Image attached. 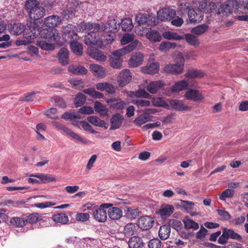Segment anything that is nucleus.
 Masks as SVG:
<instances>
[{
  "label": "nucleus",
  "instance_id": "34",
  "mask_svg": "<svg viewBox=\"0 0 248 248\" xmlns=\"http://www.w3.org/2000/svg\"><path fill=\"white\" fill-rule=\"evenodd\" d=\"M129 248H142L143 242L142 239L138 236L132 237L128 241Z\"/></svg>",
  "mask_w": 248,
  "mask_h": 248
},
{
  "label": "nucleus",
  "instance_id": "23",
  "mask_svg": "<svg viewBox=\"0 0 248 248\" xmlns=\"http://www.w3.org/2000/svg\"><path fill=\"white\" fill-rule=\"evenodd\" d=\"M170 104L171 108L176 111L187 110L189 109V107L185 105L181 100H171L170 101Z\"/></svg>",
  "mask_w": 248,
  "mask_h": 248
},
{
  "label": "nucleus",
  "instance_id": "51",
  "mask_svg": "<svg viewBox=\"0 0 248 248\" xmlns=\"http://www.w3.org/2000/svg\"><path fill=\"white\" fill-rule=\"evenodd\" d=\"M83 93L95 98H101L103 97L102 93L95 91L93 88H88L83 90Z\"/></svg>",
  "mask_w": 248,
  "mask_h": 248
},
{
  "label": "nucleus",
  "instance_id": "35",
  "mask_svg": "<svg viewBox=\"0 0 248 248\" xmlns=\"http://www.w3.org/2000/svg\"><path fill=\"white\" fill-rule=\"evenodd\" d=\"M68 70L75 75H85L87 73V70L81 65H70L68 67Z\"/></svg>",
  "mask_w": 248,
  "mask_h": 248
},
{
  "label": "nucleus",
  "instance_id": "7",
  "mask_svg": "<svg viewBox=\"0 0 248 248\" xmlns=\"http://www.w3.org/2000/svg\"><path fill=\"white\" fill-rule=\"evenodd\" d=\"M185 59L183 57L180 59L179 62L175 64L166 65L164 68V72L172 74H178L183 72L184 66Z\"/></svg>",
  "mask_w": 248,
  "mask_h": 248
},
{
  "label": "nucleus",
  "instance_id": "60",
  "mask_svg": "<svg viewBox=\"0 0 248 248\" xmlns=\"http://www.w3.org/2000/svg\"><path fill=\"white\" fill-rule=\"evenodd\" d=\"M90 218V215L88 213H78L76 215V219L81 222H85Z\"/></svg>",
  "mask_w": 248,
  "mask_h": 248
},
{
  "label": "nucleus",
  "instance_id": "49",
  "mask_svg": "<svg viewBox=\"0 0 248 248\" xmlns=\"http://www.w3.org/2000/svg\"><path fill=\"white\" fill-rule=\"evenodd\" d=\"M122 59L119 57L110 56L109 58L110 65L114 69H120L122 65Z\"/></svg>",
  "mask_w": 248,
  "mask_h": 248
},
{
  "label": "nucleus",
  "instance_id": "30",
  "mask_svg": "<svg viewBox=\"0 0 248 248\" xmlns=\"http://www.w3.org/2000/svg\"><path fill=\"white\" fill-rule=\"evenodd\" d=\"M90 68L92 73L98 77H104L106 75L104 68L98 64H91Z\"/></svg>",
  "mask_w": 248,
  "mask_h": 248
},
{
  "label": "nucleus",
  "instance_id": "55",
  "mask_svg": "<svg viewBox=\"0 0 248 248\" xmlns=\"http://www.w3.org/2000/svg\"><path fill=\"white\" fill-rule=\"evenodd\" d=\"M132 103L139 108L144 107H149L151 105V102L150 101L141 99L133 100Z\"/></svg>",
  "mask_w": 248,
  "mask_h": 248
},
{
  "label": "nucleus",
  "instance_id": "44",
  "mask_svg": "<svg viewBox=\"0 0 248 248\" xmlns=\"http://www.w3.org/2000/svg\"><path fill=\"white\" fill-rule=\"evenodd\" d=\"M121 27L123 31H131L134 27L132 19L130 18H125L122 20Z\"/></svg>",
  "mask_w": 248,
  "mask_h": 248
},
{
  "label": "nucleus",
  "instance_id": "10",
  "mask_svg": "<svg viewBox=\"0 0 248 248\" xmlns=\"http://www.w3.org/2000/svg\"><path fill=\"white\" fill-rule=\"evenodd\" d=\"M139 42L138 40L134 41L124 47L113 51L111 56L121 58L123 55L134 50L138 46Z\"/></svg>",
  "mask_w": 248,
  "mask_h": 248
},
{
  "label": "nucleus",
  "instance_id": "22",
  "mask_svg": "<svg viewBox=\"0 0 248 248\" xmlns=\"http://www.w3.org/2000/svg\"><path fill=\"white\" fill-rule=\"evenodd\" d=\"M8 28L10 32L16 35L21 34L25 30V26L20 23L10 24Z\"/></svg>",
  "mask_w": 248,
  "mask_h": 248
},
{
  "label": "nucleus",
  "instance_id": "36",
  "mask_svg": "<svg viewBox=\"0 0 248 248\" xmlns=\"http://www.w3.org/2000/svg\"><path fill=\"white\" fill-rule=\"evenodd\" d=\"M52 219L54 222L62 224H66L69 221L68 216L64 213L54 215L52 217Z\"/></svg>",
  "mask_w": 248,
  "mask_h": 248
},
{
  "label": "nucleus",
  "instance_id": "12",
  "mask_svg": "<svg viewBox=\"0 0 248 248\" xmlns=\"http://www.w3.org/2000/svg\"><path fill=\"white\" fill-rule=\"evenodd\" d=\"M155 223L154 219L150 216H143L138 220L139 227L143 230H148L151 228Z\"/></svg>",
  "mask_w": 248,
  "mask_h": 248
},
{
  "label": "nucleus",
  "instance_id": "53",
  "mask_svg": "<svg viewBox=\"0 0 248 248\" xmlns=\"http://www.w3.org/2000/svg\"><path fill=\"white\" fill-rule=\"evenodd\" d=\"M36 45L44 50H51L54 48V46L51 43L46 42V40L38 41Z\"/></svg>",
  "mask_w": 248,
  "mask_h": 248
},
{
  "label": "nucleus",
  "instance_id": "37",
  "mask_svg": "<svg viewBox=\"0 0 248 248\" xmlns=\"http://www.w3.org/2000/svg\"><path fill=\"white\" fill-rule=\"evenodd\" d=\"M70 45L71 49L76 55L81 56L82 54V46L80 43L74 40L70 42Z\"/></svg>",
  "mask_w": 248,
  "mask_h": 248
},
{
  "label": "nucleus",
  "instance_id": "42",
  "mask_svg": "<svg viewBox=\"0 0 248 248\" xmlns=\"http://www.w3.org/2000/svg\"><path fill=\"white\" fill-rule=\"evenodd\" d=\"M10 223L16 227H22L26 226L25 219L19 217H12L10 219Z\"/></svg>",
  "mask_w": 248,
  "mask_h": 248
},
{
  "label": "nucleus",
  "instance_id": "20",
  "mask_svg": "<svg viewBox=\"0 0 248 248\" xmlns=\"http://www.w3.org/2000/svg\"><path fill=\"white\" fill-rule=\"evenodd\" d=\"M143 60V55L139 53L133 54L129 60L128 63L132 67H136L142 64Z\"/></svg>",
  "mask_w": 248,
  "mask_h": 248
},
{
  "label": "nucleus",
  "instance_id": "14",
  "mask_svg": "<svg viewBox=\"0 0 248 248\" xmlns=\"http://www.w3.org/2000/svg\"><path fill=\"white\" fill-rule=\"evenodd\" d=\"M185 97L190 100L194 102L201 101L204 99L203 95L198 90L195 89H189L187 90L185 94Z\"/></svg>",
  "mask_w": 248,
  "mask_h": 248
},
{
  "label": "nucleus",
  "instance_id": "2",
  "mask_svg": "<svg viewBox=\"0 0 248 248\" xmlns=\"http://www.w3.org/2000/svg\"><path fill=\"white\" fill-rule=\"evenodd\" d=\"M194 8H191L190 3L181 4L180 10L182 14L187 12L190 23H198L203 19V14L214 12L215 4L213 2L207 3L206 0H196L194 3Z\"/></svg>",
  "mask_w": 248,
  "mask_h": 248
},
{
  "label": "nucleus",
  "instance_id": "18",
  "mask_svg": "<svg viewBox=\"0 0 248 248\" xmlns=\"http://www.w3.org/2000/svg\"><path fill=\"white\" fill-rule=\"evenodd\" d=\"M233 10L232 5L231 4H224L220 5L216 13L221 17L228 16L230 15Z\"/></svg>",
  "mask_w": 248,
  "mask_h": 248
},
{
  "label": "nucleus",
  "instance_id": "57",
  "mask_svg": "<svg viewBox=\"0 0 248 248\" xmlns=\"http://www.w3.org/2000/svg\"><path fill=\"white\" fill-rule=\"evenodd\" d=\"M62 118L64 120L73 121L76 119H80L81 117L80 115L76 114L74 112L69 113L67 112L62 115Z\"/></svg>",
  "mask_w": 248,
  "mask_h": 248
},
{
  "label": "nucleus",
  "instance_id": "46",
  "mask_svg": "<svg viewBox=\"0 0 248 248\" xmlns=\"http://www.w3.org/2000/svg\"><path fill=\"white\" fill-rule=\"evenodd\" d=\"M176 46L177 45L175 43L164 41L160 44L159 49L161 52H166L170 49L175 48Z\"/></svg>",
  "mask_w": 248,
  "mask_h": 248
},
{
  "label": "nucleus",
  "instance_id": "24",
  "mask_svg": "<svg viewBox=\"0 0 248 248\" xmlns=\"http://www.w3.org/2000/svg\"><path fill=\"white\" fill-rule=\"evenodd\" d=\"M26 224L28 226V228L33 229V226L35 225L37 222L41 220L37 214H31L26 217Z\"/></svg>",
  "mask_w": 248,
  "mask_h": 248
},
{
  "label": "nucleus",
  "instance_id": "9",
  "mask_svg": "<svg viewBox=\"0 0 248 248\" xmlns=\"http://www.w3.org/2000/svg\"><path fill=\"white\" fill-rule=\"evenodd\" d=\"M146 112L139 115L133 121V123L138 126H140L141 125L151 121L153 118V116L150 115L147 111L150 113L154 114L155 112L154 109L149 108L146 109Z\"/></svg>",
  "mask_w": 248,
  "mask_h": 248
},
{
  "label": "nucleus",
  "instance_id": "17",
  "mask_svg": "<svg viewBox=\"0 0 248 248\" xmlns=\"http://www.w3.org/2000/svg\"><path fill=\"white\" fill-rule=\"evenodd\" d=\"M61 22V17L57 15H51L44 20V24L49 28H54Z\"/></svg>",
  "mask_w": 248,
  "mask_h": 248
},
{
  "label": "nucleus",
  "instance_id": "41",
  "mask_svg": "<svg viewBox=\"0 0 248 248\" xmlns=\"http://www.w3.org/2000/svg\"><path fill=\"white\" fill-rule=\"evenodd\" d=\"M162 36L164 38L168 40H181L184 38L183 36L180 35L177 33L170 31L164 32Z\"/></svg>",
  "mask_w": 248,
  "mask_h": 248
},
{
  "label": "nucleus",
  "instance_id": "15",
  "mask_svg": "<svg viewBox=\"0 0 248 248\" xmlns=\"http://www.w3.org/2000/svg\"><path fill=\"white\" fill-rule=\"evenodd\" d=\"M136 21L139 25L146 24L148 26L155 25V20H153L151 17L146 14L140 13L136 16Z\"/></svg>",
  "mask_w": 248,
  "mask_h": 248
},
{
  "label": "nucleus",
  "instance_id": "48",
  "mask_svg": "<svg viewBox=\"0 0 248 248\" xmlns=\"http://www.w3.org/2000/svg\"><path fill=\"white\" fill-rule=\"evenodd\" d=\"M136 231V226L133 223H128L125 225L124 229V233L125 236L134 235Z\"/></svg>",
  "mask_w": 248,
  "mask_h": 248
},
{
  "label": "nucleus",
  "instance_id": "6",
  "mask_svg": "<svg viewBox=\"0 0 248 248\" xmlns=\"http://www.w3.org/2000/svg\"><path fill=\"white\" fill-rule=\"evenodd\" d=\"M111 205L109 203H103L98 206L93 213V218L98 222H105L107 219V209Z\"/></svg>",
  "mask_w": 248,
  "mask_h": 248
},
{
  "label": "nucleus",
  "instance_id": "13",
  "mask_svg": "<svg viewBox=\"0 0 248 248\" xmlns=\"http://www.w3.org/2000/svg\"><path fill=\"white\" fill-rule=\"evenodd\" d=\"M74 28V26L70 24L63 27V36L66 41L71 42L77 39L78 34Z\"/></svg>",
  "mask_w": 248,
  "mask_h": 248
},
{
  "label": "nucleus",
  "instance_id": "64",
  "mask_svg": "<svg viewBox=\"0 0 248 248\" xmlns=\"http://www.w3.org/2000/svg\"><path fill=\"white\" fill-rule=\"evenodd\" d=\"M194 205V203L192 202L182 201V206L187 212L192 210Z\"/></svg>",
  "mask_w": 248,
  "mask_h": 248
},
{
  "label": "nucleus",
  "instance_id": "40",
  "mask_svg": "<svg viewBox=\"0 0 248 248\" xmlns=\"http://www.w3.org/2000/svg\"><path fill=\"white\" fill-rule=\"evenodd\" d=\"M146 37L152 42H158L161 39L159 33L155 30H150L146 33Z\"/></svg>",
  "mask_w": 248,
  "mask_h": 248
},
{
  "label": "nucleus",
  "instance_id": "5",
  "mask_svg": "<svg viewBox=\"0 0 248 248\" xmlns=\"http://www.w3.org/2000/svg\"><path fill=\"white\" fill-rule=\"evenodd\" d=\"M30 177L28 182L31 184L47 183L56 180L55 178L53 177L52 175L42 173L31 174L30 175Z\"/></svg>",
  "mask_w": 248,
  "mask_h": 248
},
{
  "label": "nucleus",
  "instance_id": "33",
  "mask_svg": "<svg viewBox=\"0 0 248 248\" xmlns=\"http://www.w3.org/2000/svg\"><path fill=\"white\" fill-rule=\"evenodd\" d=\"M170 233V225H162L159 229L158 235L160 238L162 240H166L168 239Z\"/></svg>",
  "mask_w": 248,
  "mask_h": 248
},
{
  "label": "nucleus",
  "instance_id": "52",
  "mask_svg": "<svg viewBox=\"0 0 248 248\" xmlns=\"http://www.w3.org/2000/svg\"><path fill=\"white\" fill-rule=\"evenodd\" d=\"M86 100V97L84 94L80 93H78L74 100V104L76 107L78 108L84 104Z\"/></svg>",
  "mask_w": 248,
  "mask_h": 248
},
{
  "label": "nucleus",
  "instance_id": "54",
  "mask_svg": "<svg viewBox=\"0 0 248 248\" xmlns=\"http://www.w3.org/2000/svg\"><path fill=\"white\" fill-rule=\"evenodd\" d=\"M135 35L133 33H124L121 38V42L122 45H126L137 40L134 39Z\"/></svg>",
  "mask_w": 248,
  "mask_h": 248
},
{
  "label": "nucleus",
  "instance_id": "4",
  "mask_svg": "<svg viewBox=\"0 0 248 248\" xmlns=\"http://www.w3.org/2000/svg\"><path fill=\"white\" fill-rule=\"evenodd\" d=\"M25 7L27 9L29 17L34 20L42 18L45 15L46 10L40 6L36 0H30L26 2Z\"/></svg>",
  "mask_w": 248,
  "mask_h": 248
},
{
  "label": "nucleus",
  "instance_id": "39",
  "mask_svg": "<svg viewBox=\"0 0 248 248\" xmlns=\"http://www.w3.org/2000/svg\"><path fill=\"white\" fill-rule=\"evenodd\" d=\"M125 216L129 219H133L139 216L140 212L137 208L127 207L124 211Z\"/></svg>",
  "mask_w": 248,
  "mask_h": 248
},
{
  "label": "nucleus",
  "instance_id": "50",
  "mask_svg": "<svg viewBox=\"0 0 248 248\" xmlns=\"http://www.w3.org/2000/svg\"><path fill=\"white\" fill-rule=\"evenodd\" d=\"M234 194V190L228 188L224 190L219 195V198L222 201H225L227 198H232Z\"/></svg>",
  "mask_w": 248,
  "mask_h": 248
},
{
  "label": "nucleus",
  "instance_id": "31",
  "mask_svg": "<svg viewBox=\"0 0 248 248\" xmlns=\"http://www.w3.org/2000/svg\"><path fill=\"white\" fill-rule=\"evenodd\" d=\"M164 85V82L162 81H153L147 87V90L151 93H155L156 92L160 89Z\"/></svg>",
  "mask_w": 248,
  "mask_h": 248
},
{
  "label": "nucleus",
  "instance_id": "29",
  "mask_svg": "<svg viewBox=\"0 0 248 248\" xmlns=\"http://www.w3.org/2000/svg\"><path fill=\"white\" fill-rule=\"evenodd\" d=\"M94 108L96 112L101 116H107L108 115V110L106 106L103 105L99 101L94 103Z\"/></svg>",
  "mask_w": 248,
  "mask_h": 248
},
{
  "label": "nucleus",
  "instance_id": "3",
  "mask_svg": "<svg viewBox=\"0 0 248 248\" xmlns=\"http://www.w3.org/2000/svg\"><path fill=\"white\" fill-rule=\"evenodd\" d=\"M222 233L221 235V232L218 231L216 232L212 233L209 237V240L215 242L217 238V243L220 245H226L228 242L229 239L237 240L238 241H242V237L234 230L226 228H222Z\"/></svg>",
  "mask_w": 248,
  "mask_h": 248
},
{
  "label": "nucleus",
  "instance_id": "27",
  "mask_svg": "<svg viewBox=\"0 0 248 248\" xmlns=\"http://www.w3.org/2000/svg\"><path fill=\"white\" fill-rule=\"evenodd\" d=\"M123 117L120 114L117 113L112 116L110 119L111 129H116L119 128L122 124Z\"/></svg>",
  "mask_w": 248,
  "mask_h": 248
},
{
  "label": "nucleus",
  "instance_id": "26",
  "mask_svg": "<svg viewBox=\"0 0 248 248\" xmlns=\"http://www.w3.org/2000/svg\"><path fill=\"white\" fill-rule=\"evenodd\" d=\"M68 50L67 48H62L58 53V60L62 65H67L69 62Z\"/></svg>",
  "mask_w": 248,
  "mask_h": 248
},
{
  "label": "nucleus",
  "instance_id": "11",
  "mask_svg": "<svg viewBox=\"0 0 248 248\" xmlns=\"http://www.w3.org/2000/svg\"><path fill=\"white\" fill-rule=\"evenodd\" d=\"M157 14L158 19L164 21L171 20L176 16V12L173 9L164 8L159 10Z\"/></svg>",
  "mask_w": 248,
  "mask_h": 248
},
{
  "label": "nucleus",
  "instance_id": "21",
  "mask_svg": "<svg viewBox=\"0 0 248 248\" xmlns=\"http://www.w3.org/2000/svg\"><path fill=\"white\" fill-rule=\"evenodd\" d=\"M88 52L92 58L98 61L104 62L107 59V57L103 52L98 49L93 48L88 49Z\"/></svg>",
  "mask_w": 248,
  "mask_h": 248
},
{
  "label": "nucleus",
  "instance_id": "32",
  "mask_svg": "<svg viewBox=\"0 0 248 248\" xmlns=\"http://www.w3.org/2000/svg\"><path fill=\"white\" fill-rule=\"evenodd\" d=\"M173 210V205L166 204L162 206L159 210V213L162 217H166L170 216Z\"/></svg>",
  "mask_w": 248,
  "mask_h": 248
},
{
  "label": "nucleus",
  "instance_id": "47",
  "mask_svg": "<svg viewBox=\"0 0 248 248\" xmlns=\"http://www.w3.org/2000/svg\"><path fill=\"white\" fill-rule=\"evenodd\" d=\"M87 120L92 124L104 127L106 125V122L104 120H100L98 117L94 116H91L88 117Z\"/></svg>",
  "mask_w": 248,
  "mask_h": 248
},
{
  "label": "nucleus",
  "instance_id": "56",
  "mask_svg": "<svg viewBox=\"0 0 248 248\" xmlns=\"http://www.w3.org/2000/svg\"><path fill=\"white\" fill-rule=\"evenodd\" d=\"M208 29V26L203 24L193 28L192 29V32L194 34L200 35L206 31Z\"/></svg>",
  "mask_w": 248,
  "mask_h": 248
},
{
  "label": "nucleus",
  "instance_id": "8",
  "mask_svg": "<svg viewBox=\"0 0 248 248\" xmlns=\"http://www.w3.org/2000/svg\"><path fill=\"white\" fill-rule=\"evenodd\" d=\"M40 34L41 38L47 40L49 42H57L60 39L58 31L55 28L43 29L40 31Z\"/></svg>",
  "mask_w": 248,
  "mask_h": 248
},
{
  "label": "nucleus",
  "instance_id": "19",
  "mask_svg": "<svg viewBox=\"0 0 248 248\" xmlns=\"http://www.w3.org/2000/svg\"><path fill=\"white\" fill-rule=\"evenodd\" d=\"M107 102L110 107L118 110L123 109L126 105V102L119 98L108 99Z\"/></svg>",
  "mask_w": 248,
  "mask_h": 248
},
{
  "label": "nucleus",
  "instance_id": "59",
  "mask_svg": "<svg viewBox=\"0 0 248 248\" xmlns=\"http://www.w3.org/2000/svg\"><path fill=\"white\" fill-rule=\"evenodd\" d=\"M186 76L190 78H195L202 77V74L200 71L194 69H192L189 70L186 72Z\"/></svg>",
  "mask_w": 248,
  "mask_h": 248
},
{
  "label": "nucleus",
  "instance_id": "62",
  "mask_svg": "<svg viewBox=\"0 0 248 248\" xmlns=\"http://www.w3.org/2000/svg\"><path fill=\"white\" fill-rule=\"evenodd\" d=\"M161 242L158 238L151 240L148 244L149 248H161Z\"/></svg>",
  "mask_w": 248,
  "mask_h": 248
},
{
  "label": "nucleus",
  "instance_id": "61",
  "mask_svg": "<svg viewBox=\"0 0 248 248\" xmlns=\"http://www.w3.org/2000/svg\"><path fill=\"white\" fill-rule=\"evenodd\" d=\"M57 112V109L54 108H52L46 111L45 115L49 118L58 119L59 118L58 116L55 115Z\"/></svg>",
  "mask_w": 248,
  "mask_h": 248
},
{
  "label": "nucleus",
  "instance_id": "43",
  "mask_svg": "<svg viewBox=\"0 0 248 248\" xmlns=\"http://www.w3.org/2000/svg\"><path fill=\"white\" fill-rule=\"evenodd\" d=\"M183 222L185 227L187 229H192L194 230H197L199 229V224L193 220L190 219L189 217H185L183 220Z\"/></svg>",
  "mask_w": 248,
  "mask_h": 248
},
{
  "label": "nucleus",
  "instance_id": "28",
  "mask_svg": "<svg viewBox=\"0 0 248 248\" xmlns=\"http://www.w3.org/2000/svg\"><path fill=\"white\" fill-rule=\"evenodd\" d=\"M159 71V64L157 62H153L142 68V71L144 74H154Z\"/></svg>",
  "mask_w": 248,
  "mask_h": 248
},
{
  "label": "nucleus",
  "instance_id": "63",
  "mask_svg": "<svg viewBox=\"0 0 248 248\" xmlns=\"http://www.w3.org/2000/svg\"><path fill=\"white\" fill-rule=\"evenodd\" d=\"M52 124L55 126L58 130H60L64 132L65 134L67 133L69 128L63 125V124L60 123L58 122L52 121Z\"/></svg>",
  "mask_w": 248,
  "mask_h": 248
},
{
  "label": "nucleus",
  "instance_id": "25",
  "mask_svg": "<svg viewBox=\"0 0 248 248\" xmlns=\"http://www.w3.org/2000/svg\"><path fill=\"white\" fill-rule=\"evenodd\" d=\"M108 209V214L111 219L118 220L122 217L123 212L119 208L113 207Z\"/></svg>",
  "mask_w": 248,
  "mask_h": 248
},
{
  "label": "nucleus",
  "instance_id": "58",
  "mask_svg": "<svg viewBox=\"0 0 248 248\" xmlns=\"http://www.w3.org/2000/svg\"><path fill=\"white\" fill-rule=\"evenodd\" d=\"M185 39L187 42L191 45L197 46L199 45V40L197 37L193 34H186Z\"/></svg>",
  "mask_w": 248,
  "mask_h": 248
},
{
  "label": "nucleus",
  "instance_id": "1",
  "mask_svg": "<svg viewBox=\"0 0 248 248\" xmlns=\"http://www.w3.org/2000/svg\"><path fill=\"white\" fill-rule=\"evenodd\" d=\"M80 31L87 33L85 35L84 43L86 45L92 46L95 45L101 48L104 46V39L98 36L99 32H115L120 29V23H117L115 19H111L104 23H93L82 22L78 25Z\"/></svg>",
  "mask_w": 248,
  "mask_h": 248
},
{
  "label": "nucleus",
  "instance_id": "38",
  "mask_svg": "<svg viewBox=\"0 0 248 248\" xmlns=\"http://www.w3.org/2000/svg\"><path fill=\"white\" fill-rule=\"evenodd\" d=\"M188 85V82L185 80L179 81L175 83L172 88V92L176 93L185 90Z\"/></svg>",
  "mask_w": 248,
  "mask_h": 248
},
{
  "label": "nucleus",
  "instance_id": "45",
  "mask_svg": "<svg viewBox=\"0 0 248 248\" xmlns=\"http://www.w3.org/2000/svg\"><path fill=\"white\" fill-rule=\"evenodd\" d=\"M66 134L76 142H80L83 144L86 143L85 140L70 129Z\"/></svg>",
  "mask_w": 248,
  "mask_h": 248
},
{
  "label": "nucleus",
  "instance_id": "16",
  "mask_svg": "<svg viewBox=\"0 0 248 248\" xmlns=\"http://www.w3.org/2000/svg\"><path fill=\"white\" fill-rule=\"evenodd\" d=\"M132 76L130 71L124 69L121 72L118 77V82L120 86H125L131 80Z\"/></svg>",
  "mask_w": 248,
  "mask_h": 248
}]
</instances>
